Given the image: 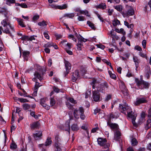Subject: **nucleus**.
I'll return each mask as SVG.
<instances>
[{
	"label": "nucleus",
	"mask_w": 151,
	"mask_h": 151,
	"mask_svg": "<svg viewBox=\"0 0 151 151\" xmlns=\"http://www.w3.org/2000/svg\"><path fill=\"white\" fill-rule=\"evenodd\" d=\"M96 83V81L95 79H93L91 83V85L92 86V88L94 89L95 88V85Z\"/></svg>",
	"instance_id": "52"
},
{
	"label": "nucleus",
	"mask_w": 151,
	"mask_h": 151,
	"mask_svg": "<svg viewBox=\"0 0 151 151\" xmlns=\"http://www.w3.org/2000/svg\"><path fill=\"white\" fill-rule=\"evenodd\" d=\"M97 142L98 144L100 146H103L105 144H106L107 141L106 139H103L99 137L98 138Z\"/></svg>",
	"instance_id": "17"
},
{
	"label": "nucleus",
	"mask_w": 151,
	"mask_h": 151,
	"mask_svg": "<svg viewBox=\"0 0 151 151\" xmlns=\"http://www.w3.org/2000/svg\"><path fill=\"white\" fill-rule=\"evenodd\" d=\"M146 113L145 112L142 111L141 114V120L143 121L144 120L146 116Z\"/></svg>",
	"instance_id": "44"
},
{
	"label": "nucleus",
	"mask_w": 151,
	"mask_h": 151,
	"mask_svg": "<svg viewBox=\"0 0 151 151\" xmlns=\"http://www.w3.org/2000/svg\"><path fill=\"white\" fill-rule=\"evenodd\" d=\"M17 22H18L19 24L22 27H25V25L24 24L23 22V20L21 19H18Z\"/></svg>",
	"instance_id": "27"
},
{
	"label": "nucleus",
	"mask_w": 151,
	"mask_h": 151,
	"mask_svg": "<svg viewBox=\"0 0 151 151\" xmlns=\"http://www.w3.org/2000/svg\"><path fill=\"white\" fill-rule=\"evenodd\" d=\"M98 7L102 9H106V6L105 3H101L98 6Z\"/></svg>",
	"instance_id": "30"
},
{
	"label": "nucleus",
	"mask_w": 151,
	"mask_h": 151,
	"mask_svg": "<svg viewBox=\"0 0 151 151\" xmlns=\"http://www.w3.org/2000/svg\"><path fill=\"white\" fill-rule=\"evenodd\" d=\"M108 119L107 120H110L111 121V119H116L119 117V116L118 114H116V112L113 113L112 112L110 113L108 116Z\"/></svg>",
	"instance_id": "15"
},
{
	"label": "nucleus",
	"mask_w": 151,
	"mask_h": 151,
	"mask_svg": "<svg viewBox=\"0 0 151 151\" xmlns=\"http://www.w3.org/2000/svg\"><path fill=\"white\" fill-rule=\"evenodd\" d=\"M71 128L73 131H77L79 129L78 125L76 124H73L71 126Z\"/></svg>",
	"instance_id": "22"
},
{
	"label": "nucleus",
	"mask_w": 151,
	"mask_h": 151,
	"mask_svg": "<svg viewBox=\"0 0 151 151\" xmlns=\"http://www.w3.org/2000/svg\"><path fill=\"white\" fill-rule=\"evenodd\" d=\"M38 24L40 26H46L47 25V24H46V22L45 21H43L42 22H39Z\"/></svg>",
	"instance_id": "48"
},
{
	"label": "nucleus",
	"mask_w": 151,
	"mask_h": 151,
	"mask_svg": "<svg viewBox=\"0 0 151 151\" xmlns=\"http://www.w3.org/2000/svg\"><path fill=\"white\" fill-rule=\"evenodd\" d=\"M33 136L35 140H40L42 138V132L40 131H36V133L33 134Z\"/></svg>",
	"instance_id": "11"
},
{
	"label": "nucleus",
	"mask_w": 151,
	"mask_h": 151,
	"mask_svg": "<svg viewBox=\"0 0 151 151\" xmlns=\"http://www.w3.org/2000/svg\"><path fill=\"white\" fill-rule=\"evenodd\" d=\"M104 89V85H102V84H101L99 86L97 87V91H102Z\"/></svg>",
	"instance_id": "34"
},
{
	"label": "nucleus",
	"mask_w": 151,
	"mask_h": 151,
	"mask_svg": "<svg viewBox=\"0 0 151 151\" xmlns=\"http://www.w3.org/2000/svg\"><path fill=\"white\" fill-rule=\"evenodd\" d=\"M22 106L23 109L25 110H28L30 108V106L27 103L23 104Z\"/></svg>",
	"instance_id": "25"
},
{
	"label": "nucleus",
	"mask_w": 151,
	"mask_h": 151,
	"mask_svg": "<svg viewBox=\"0 0 151 151\" xmlns=\"http://www.w3.org/2000/svg\"><path fill=\"white\" fill-rule=\"evenodd\" d=\"M56 103V101L54 98H51L50 99V105L52 107L54 106Z\"/></svg>",
	"instance_id": "31"
},
{
	"label": "nucleus",
	"mask_w": 151,
	"mask_h": 151,
	"mask_svg": "<svg viewBox=\"0 0 151 151\" xmlns=\"http://www.w3.org/2000/svg\"><path fill=\"white\" fill-rule=\"evenodd\" d=\"M0 13L2 14H4L5 17H6L8 14V12L6 9L5 8H1L0 9Z\"/></svg>",
	"instance_id": "21"
},
{
	"label": "nucleus",
	"mask_w": 151,
	"mask_h": 151,
	"mask_svg": "<svg viewBox=\"0 0 151 151\" xmlns=\"http://www.w3.org/2000/svg\"><path fill=\"white\" fill-rule=\"evenodd\" d=\"M79 76V71L78 70H76L73 73L72 76V80L73 82H75Z\"/></svg>",
	"instance_id": "12"
},
{
	"label": "nucleus",
	"mask_w": 151,
	"mask_h": 151,
	"mask_svg": "<svg viewBox=\"0 0 151 151\" xmlns=\"http://www.w3.org/2000/svg\"><path fill=\"white\" fill-rule=\"evenodd\" d=\"M133 60L135 63L136 68H137L139 66V64L140 62V60L137 56L133 57Z\"/></svg>",
	"instance_id": "19"
},
{
	"label": "nucleus",
	"mask_w": 151,
	"mask_h": 151,
	"mask_svg": "<svg viewBox=\"0 0 151 151\" xmlns=\"http://www.w3.org/2000/svg\"><path fill=\"white\" fill-rule=\"evenodd\" d=\"M150 70L149 68L147 69L145 72V76L147 78H149L150 77Z\"/></svg>",
	"instance_id": "37"
},
{
	"label": "nucleus",
	"mask_w": 151,
	"mask_h": 151,
	"mask_svg": "<svg viewBox=\"0 0 151 151\" xmlns=\"http://www.w3.org/2000/svg\"><path fill=\"white\" fill-rule=\"evenodd\" d=\"M39 147H42V151H46V146L45 145H44V144H40L38 145Z\"/></svg>",
	"instance_id": "40"
},
{
	"label": "nucleus",
	"mask_w": 151,
	"mask_h": 151,
	"mask_svg": "<svg viewBox=\"0 0 151 151\" xmlns=\"http://www.w3.org/2000/svg\"><path fill=\"white\" fill-rule=\"evenodd\" d=\"M64 63L66 70V71L65 72L64 74L65 76H66V75L69 73L71 67L70 64L68 61L65 60Z\"/></svg>",
	"instance_id": "8"
},
{
	"label": "nucleus",
	"mask_w": 151,
	"mask_h": 151,
	"mask_svg": "<svg viewBox=\"0 0 151 151\" xmlns=\"http://www.w3.org/2000/svg\"><path fill=\"white\" fill-rule=\"evenodd\" d=\"M43 107L47 110H48L50 108V106L47 105L46 103L41 104Z\"/></svg>",
	"instance_id": "45"
},
{
	"label": "nucleus",
	"mask_w": 151,
	"mask_h": 151,
	"mask_svg": "<svg viewBox=\"0 0 151 151\" xmlns=\"http://www.w3.org/2000/svg\"><path fill=\"white\" fill-rule=\"evenodd\" d=\"M147 102L145 97H141L137 98L135 101L134 102V104L136 106H139L140 104L146 103Z\"/></svg>",
	"instance_id": "5"
},
{
	"label": "nucleus",
	"mask_w": 151,
	"mask_h": 151,
	"mask_svg": "<svg viewBox=\"0 0 151 151\" xmlns=\"http://www.w3.org/2000/svg\"><path fill=\"white\" fill-rule=\"evenodd\" d=\"M120 87L121 91L124 94L125 93H127V90L126 89L125 85L123 84H121Z\"/></svg>",
	"instance_id": "20"
},
{
	"label": "nucleus",
	"mask_w": 151,
	"mask_h": 151,
	"mask_svg": "<svg viewBox=\"0 0 151 151\" xmlns=\"http://www.w3.org/2000/svg\"><path fill=\"white\" fill-rule=\"evenodd\" d=\"M80 117L82 120H84L86 117L85 115L84 114V113H82L80 114Z\"/></svg>",
	"instance_id": "59"
},
{
	"label": "nucleus",
	"mask_w": 151,
	"mask_h": 151,
	"mask_svg": "<svg viewBox=\"0 0 151 151\" xmlns=\"http://www.w3.org/2000/svg\"><path fill=\"white\" fill-rule=\"evenodd\" d=\"M135 81L137 83V85L140 89H142V87H141L140 85L142 84L144 85V88H149L150 84L148 82H146L143 80L140 81L139 79H136Z\"/></svg>",
	"instance_id": "3"
},
{
	"label": "nucleus",
	"mask_w": 151,
	"mask_h": 151,
	"mask_svg": "<svg viewBox=\"0 0 151 151\" xmlns=\"http://www.w3.org/2000/svg\"><path fill=\"white\" fill-rule=\"evenodd\" d=\"M52 143V141L51 140V138L49 137L47 138L45 144L44 145H45V146H48L51 145Z\"/></svg>",
	"instance_id": "23"
},
{
	"label": "nucleus",
	"mask_w": 151,
	"mask_h": 151,
	"mask_svg": "<svg viewBox=\"0 0 151 151\" xmlns=\"http://www.w3.org/2000/svg\"><path fill=\"white\" fill-rule=\"evenodd\" d=\"M87 24L92 29L95 30L96 29L95 27L94 26V24L90 21H88L87 22Z\"/></svg>",
	"instance_id": "26"
},
{
	"label": "nucleus",
	"mask_w": 151,
	"mask_h": 151,
	"mask_svg": "<svg viewBox=\"0 0 151 151\" xmlns=\"http://www.w3.org/2000/svg\"><path fill=\"white\" fill-rule=\"evenodd\" d=\"M92 98L93 100L95 102L100 101V94L99 92L97 91H92Z\"/></svg>",
	"instance_id": "6"
},
{
	"label": "nucleus",
	"mask_w": 151,
	"mask_h": 151,
	"mask_svg": "<svg viewBox=\"0 0 151 151\" xmlns=\"http://www.w3.org/2000/svg\"><path fill=\"white\" fill-rule=\"evenodd\" d=\"M79 14L78 13L77 16H78V19L79 21H84L85 20V17L83 16H79L78 15V14Z\"/></svg>",
	"instance_id": "43"
},
{
	"label": "nucleus",
	"mask_w": 151,
	"mask_h": 151,
	"mask_svg": "<svg viewBox=\"0 0 151 151\" xmlns=\"http://www.w3.org/2000/svg\"><path fill=\"white\" fill-rule=\"evenodd\" d=\"M1 24L4 27H6V28L7 27L6 26L7 25L9 26L11 29L12 32H15L14 26H12L10 23L8 22L7 19H5L3 20L1 22Z\"/></svg>",
	"instance_id": "7"
},
{
	"label": "nucleus",
	"mask_w": 151,
	"mask_h": 151,
	"mask_svg": "<svg viewBox=\"0 0 151 151\" xmlns=\"http://www.w3.org/2000/svg\"><path fill=\"white\" fill-rule=\"evenodd\" d=\"M55 151H62V145L61 143H54L53 145Z\"/></svg>",
	"instance_id": "14"
},
{
	"label": "nucleus",
	"mask_w": 151,
	"mask_h": 151,
	"mask_svg": "<svg viewBox=\"0 0 151 151\" xmlns=\"http://www.w3.org/2000/svg\"><path fill=\"white\" fill-rule=\"evenodd\" d=\"M66 105L67 106L69 109H71L73 108V106L70 104L68 101L66 102Z\"/></svg>",
	"instance_id": "50"
},
{
	"label": "nucleus",
	"mask_w": 151,
	"mask_h": 151,
	"mask_svg": "<svg viewBox=\"0 0 151 151\" xmlns=\"http://www.w3.org/2000/svg\"><path fill=\"white\" fill-rule=\"evenodd\" d=\"M67 7V5L66 4H64L62 6H57L56 7V8L62 10L65 9Z\"/></svg>",
	"instance_id": "29"
},
{
	"label": "nucleus",
	"mask_w": 151,
	"mask_h": 151,
	"mask_svg": "<svg viewBox=\"0 0 151 151\" xmlns=\"http://www.w3.org/2000/svg\"><path fill=\"white\" fill-rule=\"evenodd\" d=\"M107 125L109 126L111 129H115L116 131L118 130V125L116 123H111V121L109 120H107Z\"/></svg>",
	"instance_id": "9"
},
{
	"label": "nucleus",
	"mask_w": 151,
	"mask_h": 151,
	"mask_svg": "<svg viewBox=\"0 0 151 151\" xmlns=\"http://www.w3.org/2000/svg\"><path fill=\"white\" fill-rule=\"evenodd\" d=\"M135 49L139 51H141L142 50V49L141 47L138 45L136 46L135 47Z\"/></svg>",
	"instance_id": "60"
},
{
	"label": "nucleus",
	"mask_w": 151,
	"mask_h": 151,
	"mask_svg": "<svg viewBox=\"0 0 151 151\" xmlns=\"http://www.w3.org/2000/svg\"><path fill=\"white\" fill-rule=\"evenodd\" d=\"M132 145L133 146L136 145L138 143L137 140L135 138H132L131 140Z\"/></svg>",
	"instance_id": "33"
},
{
	"label": "nucleus",
	"mask_w": 151,
	"mask_h": 151,
	"mask_svg": "<svg viewBox=\"0 0 151 151\" xmlns=\"http://www.w3.org/2000/svg\"><path fill=\"white\" fill-rule=\"evenodd\" d=\"M64 129L65 131H67L69 133H70V123H68L67 124H66L65 126L64 127Z\"/></svg>",
	"instance_id": "35"
},
{
	"label": "nucleus",
	"mask_w": 151,
	"mask_h": 151,
	"mask_svg": "<svg viewBox=\"0 0 151 151\" xmlns=\"http://www.w3.org/2000/svg\"><path fill=\"white\" fill-rule=\"evenodd\" d=\"M74 16V14L73 13H71L70 14H66L64 15L63 17H67L69 18H72Z\"/></svg>",
	"instance_id": "41"
},
{
	"label": "nucleus",
	"mask_w": 151,
	"mask_h": 151,
	"mask_svg": "<svg viewBox=\"0 0 151 151\" xmlns=\"http://www.w3.org/2000/svg\"><path fill=\"white\" fill-rule=\"evenodd\" d=\"M30 54V52L29 51H24L22 52L23 57L24 60L27 61L28 59V57Z\"/></svg>",
	"instance_id": "18"
},
{
	"label": "nucleus",
	"mask_w": 151,
	"mask_h": 151,
	"mask_svg": "<svg viewBox=\"0 0 151 151\" xmlns=\"http://www.w3.org/2000/svg\"><path fill=\"white\" fill-rule=\"evenodd\" d=\"M84 109L82 107H80L78 109H75L73 112L74 117L76 119L79 118L80 115L82 113H84Z\"/></svg>",
	"instance_id": "4"
},
{
	"label": "nucleus",
	"mask_w": 151,
	"mask_h": 151,
	"mask_svg": "<svg viewBox=\"0 0 151 151\" xmlns=\"http://www.w3.org/2000/svg\"><path fill=\"white\" fill-rule=\"evenodd\" d=\"M115 9L117 10L118 11L121 12L122 10V7L121 6H117L115 7Z\"/></svg>",
	"instance_id": "49"
},
{
	"label": "nucleus",
	"mask_w": 151,
	"mask_h": 151,
	"mask_svg": "<svg viewBox=\"0 0 151 151\" xmlns=\"http://www.w3.org/2000/svg\"><path fill=\"white\" fill-rule=\"evenodd\" d=\"M109 73L110 76V77L114 79H116V75L112 73L111 71H109Z\"/></svg>",
	"instance_id": "38"
},
{
	"label": "nucleus",
	"mask_w": 151,
	"mask_h": 151,
	"mask_svg": "<svg viewBox=\"0 0 151 151\" xmlns=\"http://www.w3.org/2000/svg\"><path fill=\"white\" fill-rule=\"evenodd\" d=\"M48 101V99L47 98H43L41 99L40 104H43L46 103L47 101Z\"/></svg>",
	"instance_id": "46"
},
{
	"label": "nucleus",
	"mask_w": 151,
	"mask_h": 151,
	"mask_svg": "<svg viewBox=\"0 0 151 151\" xmlns=\"http://www.w3.org/2000/svg\"><path fill=\"white\" fill-rule=\"evenodd\" d=\"M119 110L122 113L127 115L129 117L132 119L136 118L137 115L133 112L131 108L126 103L123 105L119 104Z\"/></svg>",
	"instance_id": "1"
},
{
	"label": "nucleus",
	"mask_w": 151,
	"mask_h": 151,
	"mask_svg": "<svg viewBox=\"0 0 151 151\" xmlns=\"http://www.w3.org/2000/svg\"><path fill=\"white\" fill-rule=\"evenodd\" d=\"M71 44L70 43H67L65 47V49L66 50L68 49H70L71 48Z\"/></svg>",
	"instance_id": "54"
},
{
	"label": "nucleus",
	"mask_w": 151,
	"mask_h": 151,
	"mask_svg": "<svg viewBox=\"0 0 151 151\" xmlns=\"http://www.w3.org/2000/svg\"><path fill=\"white\" fill-rule=\"evenodd\" d=\"M78 40H81L82 42H86L87 40V39L84 38L81 36H80Z\"/></svg>",
	"instance_id": "56"
},
{
	"label": "nucleus",
	"mask_w": 151,
	"mask_h": 151,
	"mask_svg": "<svg viewBox=\"0 0 151 151\" xmlns=\"http://www.w3.org/2000/svg\"><path fill=\"white\" fill-rule=\"evenodd\" d=\"M55 36L57 40L60 39L62 37V35L60 34H55Z\"/></svg>",
	"instance_id": "64"
},
{
	"label": "nucleus",
	"mask_w": 151,
	"mask_h": 151,
	"mask_svg": "<svg viewBox=\"0 0 151 151\" xmlns=\"http://www.w3.org/2000/svg\"><path fill=\"white\" fill-rule=\"evenodd\" d=\"M15 0H6V4L8 5H10L11 4L15 3Z\"/></svg>",
	"instance_id": "39"
},
{
	"label": "nucleus",
	"mask_w": 151,
	"mask_h": 151,
	"mask_svg": "<svg viewBox=\"0 0 151 151\" xmlns=\"http://www.w3.org/2000/svg\"><path fill=\"white\" fill-rule=\"evenodd\" d=\"M61 139L59 137L58 135H56L55 137V143H60Z\"/></svg>",
	"instance_id": "36"
},
{
	"label": "nucleus",
	"mask_w": 151,
	"mask_h": 151,
	"mask_svg": "<svg viewBox=\"0 0 151 151\" xmlns=\"http://www.w3.org/2000/svg\"><path fill=\"white\" fill-rule=\"evenodd\" d=\"M111 99V96L110 95H107L105 99V101H108L109 100Z\"/></svg>",
	"instance_id": "58"
},
{
	"label": "nucleus",
	"mask_w": 151,
	"mask_h": 151,
	"mask_svg": "<svg viewBox=\"0 0 151 151\" xmlns=\"http://www.w3.org/2000/svg\"><path fill=\"white\" fill-rule=\"evenodd\" d=\"M2 31L4 33L7 34H8L9 36L11 37H12L13 36L10 31L8 27H6L5 29H4L3 28L2 26H0V35H1L2 34Z\"/></svg>",
	"instance_id": "10"
},
{
	"label": "nucleus",
	"mask_w": 151,
	"mask_h": 151,
	"mask_svg": "<svg viewBox=\"0 0 151 151\" xmlns=\"http://www.w3.org/2000/svg\"><path fill=\"white\" fill-rule=\"evenodd\" d=\"M97 46L98 48L102 49H104L105 47V46L102 45H97Z\"/></svg>",
	"instance_id": "63"
},
{
	"label": "nucleus",
	"mask_w": 151,
	"mask_h": 151,
	"mask_svg": "<svg viewBox=\"0 0 151 151\" xmlns=\"http://www.w3.org/2000/svg\"><path fill=\"white\" fill-rule=\"evenodd\" d=\"M10 147L11 149H15L17 148V146L14 142H13L10 145Z\"/></svg>",
	"instance_id": "42"
},
{
	"label": "nucleus",
	"mask_w": 151,
	"mask_h": 151,
	"mask_svg": "<svg viewBox=\"0 0 151 151\" xmlns=\"http://www.w3.org/2000/svg\"><path fill=\"white\" fill-rule=\"evenodd\" d=\"M21 39L22 40L29 41V37L28 36L24 35L21 37Z\"/></svg>",
	"instance_id": "47"
},
{
	"label": "nucleus",
	"mask_w": 151,
	"mask_h": 151,
	"mask_svg": "<svg viewBox=\"0 0 151 151\" xmlns=\"http://www.w3.org/2000/svg\"><path fill=\"white\" fill-rule=\"evenodd\" d=\"M19 101H20L21 103H24V102H28L29 101L23 98H20L19 99Z\"/></svg>",
	"instance_id": "55"
},
{
	"label": "nucleus",
	"mask_w": 151,
	"mask_h": 151,
	"mask_svg": "<svg viewBox=\"0 0 151 151\" xmlns=\"http://www.w3.org/2000/svg\"><path fill=\"white\" fill-rule=\"evenodd\" d=\"M53 45V43H48L45 45L44 47H50Z\"/></svg>",
	"instance_id": "51"
},
{
	"label": "nucleus",
	"mask_w": 151,
	"mask_h": 151,
	"mask_svg": "<svg viewBox=\"0 0 151 151\" xmlns=\"http://www.w3.org/2000/svg\"><path fill=\"white\" fill-rule=\"evenodd\" d=\"M34 76L36 78L38 79L40 81L42 80V78L41 75L37 72H35Z\"/></svg>",
	"instance_id": "24"
},
{
	"label": "nucleus",
	"mask_w": 151,
	"mask_h": 151,
	"mask_svg": "<svg viewBox=\"0 0 151 151\" xmlns=\"http://www.w3.org/2000/svg\"><path fill=\"white\" fill-rule=\"evenodd\" d=\"M67 101H69L73 104H75L76 102V101L74 99L71 98H68L67 99Z\"/></svg>",
	"instance_id": "53"
},
{
	"label": "nucleus",
	"mask_w": 151,
	"mask_h": 151,
	"mask_svg": "<svg viewBox=\"0 0 151 151\" xmlns=\"http://www.w3.org/2000/svg\"><path fill=\"white\" fill-rule=\"evenodd\" d=\"M151 124H149L147 123L145 126V129L147 130H148L149 128L151 127Z\"/></svg>",
	"instance_id": "61"
},
{
	"label": "nucleus",
	"mask_w": 151,
	"mask_h": 151,
	"mask_svg": "<svg viewBox=\"0 0 151 151\" xmlns=\"http://www.w3.org/2000/svg\"><path fill=\"white\" fill-rule=\"evenodd\" d=\"M121 133L118 130H116L114 132V139L116 141H120L121 140Z\"/></svg>",
	"instance_id": "13"
},
{
	"label": "nucleus",
	"mask_w": 151,
	"mask_h": 151,
	"mask_svg": "<svg viewBox=\"0 0 151 151\" xmlns=\"http://www.w3.org/2000/svg\"><path fill=\"white\" fill-rule=\"evenodd\" d=\"M40 125V124L39 122H36L32 123L30 124V127L31 129H34L38 128Z\"/></svg>",
	"instance_id": "16"
},
{
	"label": "nucleus",
	"mask_w": 151,
	"mask_h": 151,
	"mask_svg": "<svg viewBox=\"0 0 151 151\" xmlns=\"http://www.w3.org/2000/svg\"><path fill=\"white\" fill-rule=\"evenodd\" d=\"M120 23V21L118 19H114L112 21L113 25L114 26H116L117 25L119 24Z\"/></svg>",
	"instance_id": "32"
},
{
	"label": "nucleus",
	"mask_w": 151,
	"mask_h": 151,
	"mask_svg": "<svg viewBox=\"0 0 151 151\" xmlns=\"http://www.w3.org/2000/svg\"><path fill=\"white\" fill-rule=\"evenodd\" d=\"M39 18V16L38 15H36L34 16L32 18V20L35 21L36 20L38 19Z\"/></svg>",
	"instance_id": "57"
},
{
	"label": "nucleus",
	"mask_w": 151,
	"mask_h": 151,
	"mask_svg": "<svg viewBox=\"0 0 151 151\" xmlns=\"http://www.w3.org/2000/svg\"><path fill=\"white\" fill-rule=\"evenodd\" d=\"M115 31L116 32L122 34L123 35H125L126 33L124 31V29L123 28H121L120 29H116Z\"/></svg>",
	"instance_id": "28"
},
{
	"label": "nucleus",
	"mask_w": 151,
	"mask_h": 151,
	"mask_svg": "<svg viewBox=\"0 0 151 151\" xmlns=\"http://www.w3.org/2000/svg\"><path fill=\"white\" fill-rule=\"evenodd\" d=\"M20 6L22 8H26L28 7L27 5L26 4L24 3L23 4H21Z\"/></svg>",
	"instance_id": "62"
},
{
	"label": "nucleus",
	"mask_w": 151,
	"mask_h": 151,
	"mask_svg": "<svg viewBox=\"0 0 151 151\" xmlns=\"http://www.w3.org/2000/svg\"><path fill=\"white\" fill-rule=\"evenodd\" d=\"M126 8L127 11L122 13L124 17H127L129 16H132L134 14V11L132 6L127 5H126Z\"/></svg>",
	"instance_id": "2"
}]
</instances>
